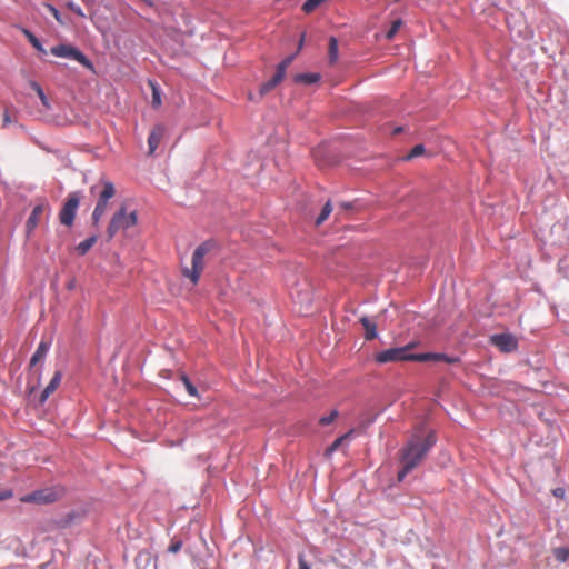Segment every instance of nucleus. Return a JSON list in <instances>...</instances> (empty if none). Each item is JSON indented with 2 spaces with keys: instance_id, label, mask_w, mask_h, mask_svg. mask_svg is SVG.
I'll return each mask as SVG.
<instances>
[{
  "instance_id": "nucleus-1",
  "label": "nucleus",
  "mask_w": 569,
  "mask_h": 569,
  "mask_svg": "<svg viewBox=\"0 0 569 569\" xmlns=\"http://www.w3.org/2000/svg\"><path fill=\"white\" fill-rule=\"evenodd\" d=\"M437 441L435 431H429L422 438L419 433H415L405 448L401 450L400 461L401 470L398 472V481H402L405 477L412 471L425 459L429 450Z\"/></svg>"
},
{
  "instance_id": "nucleus-2",
  "label": "nucleus",
  "mask_w": 569,
  "mask_h": 569,
  "mask_svg": "<svg viewBox=\"0 0 569 569\" xmlns=\"http://www.w3.org/2000/svg\"><path fill=\"white\" fill-rule=\"evenodd\" d=\"M416 343H408L407 346L399 348H390L378 352L375 357L378 363L397 362V361H446L448 363L456 362L457 359L450 358L443 353H411V349L415 348Z\"/></svg>"
},
{
  "instance_id": "nucleus-3",
  "label": "nucleus",
  "mask_w": 569,
  "mask_h": 569,
  "mask_svg": "<svg viewBox=\"0 0 569 569\" xmlns=\"http://www.w3.org/2000/svg\"><path fill=\"white\" fill-rule=\"evenodd\" d=\"M217 248L213 240H207L198 246L192 254L191 267H184L182 273L186 278L190 279L193 284L199 282L200 276L206 266V257Z\"/></svg>"
},
{
  "instance_id": "nucleus-4",
  "label": "nucleus",
  "mask_w": 569,
  "mask_h": 569,
  "mask_svg": "<svg viewBox=\"0 0 569 569\" xmlns=\"http://www.w3.org/2000/svg\"><path fill=\"white\" fill-rule=\"evenodd\" d=\"M64 492V489L59 486L47 487L22 496L20 501L23 503L49 505L60 500Z\"/></svg>"
},
{
  "instance_id": "nucleus-5",
  "label": "nucleus",
  "mask_w": 569,
  "mask_h": 569,
  "mask_svg": "<svg viewBox=\"0 0 569 569\" xmlns=\"http://www.w3.org/2000/svg\"><path fill=\"white\" fill-rule=\"evenodd\" d=\"M137 212H127L126 207L121 206L117 212L113 213L107 233L109 239H112L120 230H126L137 224Z\"/></svg>"
},
{
  "instance_id": "nucleus-6",
  "label": "nucleus",
  "mask_w": 569,
  "mask_h": 569,
  "mask_svg": "<svg viewBox=\"0 0 569 569\" xmlns=\"http://www.w3.org/2000/svg\"><path fill=\"white\" fill-rule=\"evenodd\" d=\"M116 194L114 184L109 181H102V190L99 193L97 204L92 212V223L93 226H98L102 217L104 216L108 209V202Z\"/></svg>"
},
{
  "instance_id": "nucleus-7",
  "label": "nucleus",
  "mask_w": 569,
  "mask_h": 569,
  "mask_svg": "<svg viewBox=\"0 0 569 569\" xmlns=\"http://www.w3.org/2000/svg\"><path fill=\"white\" fill-rule=\"evenodd\" d=\"M81 200V192L74 191L68 194L59 212V221L66 227H71L74 222L76 213Z\"/></svg>"
},
{
  "instance_id": "nucleus-8",
  "label": "nucleus",
  "mask_w": 569,
  "mask_h": 569,
  "mask_svg": "<svg viewBox=\"0 0 569 569\" xmlns=\"http://www.w3.org/2000/svg\"><path fill=\"white\" fill-rule=\"evenodd\" d=\"M51 53L56 57L68 58L78 61L83 67L92 69L91 61L78 49L71 44H59L51 48Z\"/></svg>"
},
{
  "instance_id": "nucleus-9",
  "label": "nucleus",
  "mask_w": 569,
  "mask_h": 569,
  "mask_svg": "<svg viewBox=\"0 0 569 569\" xmlns=\"http://www.w3.org/2000/svg\"><path fill=\"white\" fill-rule=\"evenodd\" d=\"M491 342L503 352H511L518 348L517 339L510 333L493 335Z\"/></svg>"
},
{
  "instance_id": "nucleus-10",
  "label": "nucleus",
  "mask_w": 569,
  "mask_h": 569,
  "mask_svg": "<svg viewBox=\"0 0 569 569\" xmlns=\"http://www.w3.org/2000/svg\"><path fill=\"white\" fill-rule=\"evenodd\" d=\"M49 210H50V207H49L48 202H46V201L37 204L32 209L31 214L29 216L27 223H26V229H27L28 234H30L38 227L42 214Z\"/></svg>"
},
{
  "instance_id": "nucleus-11",
  "label": "nucleus",
  "mask_w": 569,
  "mask_h": 569,
  "mask_svg": "<svg viewBox=\"0 0 569 569\" xmlns=\"http://www.w3.org/2000/svg\"><path fill=\"white\" fill-rule=\"evenodd\" d=\"M166 128L163 124H157L150 132V136L148 138V147H149V154H153V152L159 147L162 138L164 137Z\"/></svg>"
},
{
  "instance_id": "nucleus-12",
  "label": "nucleus",
  "mask_w": 569,
  "mask_h": 569,
  "mask_svg": "<svg viewBox=\"0 0 569 569\" xmlns=\"http://www.w3.org/2000/svg\"><path fill=\"white\" fill-rule=\"evenodd\" d=\"M50 341H47V340H41L37 350L34 351V353L32 355L31 359H30V366L31 367H34L37 366L39 362L43 361L49 349H50Z\"/></svg>"
},
{
  "instance_id": "nucleus-13",
  "label": "nucleus",
  "mask_w": 569,
  "mask_h": 569,
  "mask_svg": "<svg viewBox=\"0 0 569 569\" xmlns=\"http://www.w3.org/2000/svg\"><path fill=\"white\" fill-rule=\"evenodd\" d=\"M160 376L164 377V378H170L172 376H176L179 379V381H181V383L183 385V387L186 388L187 391H189V392L197 391L196 387L191 383L189 378L183 373H180V372L174 373L171 370H162L160 372Z\"/></svg>"
},
{
  "instance_id": "nucleus-14",
  "label": "nucleus",
  "mask_w": 569,
  "mask_h": 569,
  "mask_svg": "<svg viewBox=\"0 0 569 569\" xmlns=\"http://www.w3.org/2000/svg\"><path fill=\"white\" fill-rule=\"evenodd\" d=\"M360 322L363 326L366 333V340H372L377 337V325L372 322L369 318L362 317L360 318Z\"/></svg>"
},
{
  "instance_id": "nucleus-15",
  "label": "nucleus",
  "mask_w": 569,
  "mask_h": 569,
  "mask_svg": "<svg viewBox=\"0 0 569 569\" xmlns=\"http://www.w3.org/2000/svg\"><path fill=\"white\" fill-rule=\"evenodd\" d=\"M282 80H283V78H281L279 74L274 73V74H273V77H272L269 81H267V82H264V83H262V84L260 86V89H259V93H260V96H264V94H267L268 92H270V91H271L272 89H274V88H276V87H277V86H278Z\"/></svg>"
},
{
  "instance_id": "nucleus-16",
  "label": "nucleus",
  "mask_w": 569,
  "mask_h": 569,
  "mask_svg": "<svg viewBox=\"0 0 569 569\" xmlns=\"http://www.w3.org/2000/svg\"><path fill=\"white\" fill-rule=\"evenodd\" d=\"M320 80L319 73H299L295 76V82L303 84H312Z\"/></svg>"
},
{
  "instance_id": "nucleus-17",
  "label": "nucleus",
  "mask_w": 569,
  "mask_h": 569,
  "mask_svg": "<svg viewBox=\"0 0 569 569\" xmlns=\"http://www.w3.org/2000/svg\"><path fill=\"white\" fill-rule=\"evenodd\" d=\"M97 242V237L91 236L87 238L86 240L81 241L77 247L76 250L80 256H84Z\"/></svg>"
},
{
  "instance_id": "nucleus-18",
  "label": "nucleus",
  "mask_w": 569,
  "mask_h": 569,
  "mask_svg": "<svg viewBox=\"0 0 569 569\" xmlns=\"http://www.w3.org/2000/svg\"><path fill=\"white\" fill-rule=\"evenodd\" d=\"M329 63L333 64L338 60V41L335 37H330L329 39V48H328Z\"/></svg>"
},
{
  "instance_id": "nucleus-19",
  "label": "nucleus",
  "mask_w": 569,
  "mask_h": 569,
  "mask_svg": "<svg viewBox=\"0 0 569 569\" xmlns=\"http://www.w3.org/2000/svg\"><path fill=\"white\" fill-rule=\"evenodd\" d=\"M352 435V430L342 435L341 437L337 438L330 447L327 448L326 455L330 456L332 452H335L342 443L350 438Z\"/></svg>"
},
{
  "instance_id": "nucleus-20",
  "label": "nucleus",
  "mask_w": 569,
  "mask_h": 569,
  "mask_svg": "<svg viewBox=\"0 0 569 569\" xmlns=\"http://www.w3.org/2000/svg\"><path fill=\"white\" fill-rule=\"evenodd\" d=\"M23 33H24V36L27 37V39L29 40V42L32 44V47L34 49H37L39 52L46 53V50L42 47L41 42L39 41V39L31 31L24 29Z\"/></svg>"
},
{
  "instance_id": "nucleus-21",
  "label": "nucleus",
  "mask_w": 569,
  "mask_h": 569,
  "mask_svg": "<svg viewBox=\"0 0 569 569\" xmlns=\"http://www.w3.org/2000/svg\"><path fill=\"white\" fill-rule=\"evenodd\" d=\"M331 212H332V206H331V202L328 201L323 206V208H322L320 214L318 216V218L316 219V224L317 226L322 224L328 219V217L330 216Z\"/></svg>"
},
{
  "instance_id": "nucleus-22",
  "label": "nucleus",
  "mask_w": 569,
  "mask_h": 569,
  "mask_svg": "<svg viewBox=\"0 0 569 569\" xmlns=\"http://www.w3.org/2000/svg\"><path fill=\"white\" fill-rule=\"evenodd\" d=\"M62 375L60 371H56L53 377L51 378L49 385L44 388L43 391H56L61 382Z\"/></svg>"
},
{
  "instance_id": "nucleus-23",
  "label": "nucleus",
  "mask_w": 569,
  "mask_h": 569,
  "mask_svg": "<svg viewBox=\"0 0 569 569\" xmlns=\"http://www.w3.org/2000/svg\"><path fill=\"white\" fill-rule=\"evenodd\" d=\"M326 0H307L303 4H302V10L303 12L306 13H311L313 12L322 2H325Z\"/></svg>"
},
{
  "instance_id": "nucleus-24",
  "label": "nucleus",
  "mask_w": 569,
  "mask_h": 569,
  "mask_svg": "<svg viewBox=\"0 0 569 569\" xmlns=\"http://www.w3.org/2000/svg\"><path fill=\"white\" fill-rule=\"evenodd\" d=\"M31 88L36 91V93L39 97V99L41 100L42 104L46 108H49L48 98L44 94V92H43L42 88L40 87V84L33 81V82H31Z\"/></svg>"
},
{
  "instance_id": "nucleus-25",
  "label": "nucleus",
  "mask_w": 569,
  "mask_h": 569,
  "mask_svg": "<svg viewBox=\"0 0 569 569\" xmlns=\"http://www.w3.org/2000/svg\"><path fill=\"white\" fill-rule=\"evenodd\" d=\"M292 57H288L286 59H283L277 67V71L276 73L279 74L281 78H284L286 76V71H287V68L290 66V63L292 62Z\"/></svg>"
},
{
  "instance_id": "nucleus-26",
  "label": "nucleus",
  "mask_w": 569,
  "mask_h": 569,
  "mask_svg": "<svg viewBox=\"0 0 569 569\" xmlns=\"http://www.w3.org/2000/svg\"><path fill=\"white\" fill-rule=\"evenodd\" d=\"M556 559L560 562H565L569 559V549L560 547L553 550Z\"/></svg>"
},
{
  "instance_id": "nucleus-27",
  "label": "nucleus",
  "mask_w": 569,
  "mask_h": 569,
  "mask_svg": "<svg viewBox=\"0 0 569 569\" xmlns=\"http://www.w3.org/2000/svg\"><path fill=\"white\" fill-rule=\"evenodd\" d=\"M150 86L152 88V106L158 108L161 104L160 92L153 82L150 81Z\"/></svg>"
},
{
  "instance_id": "nucleus-28",
  "label": "nucleus",
  "mask_w": 569,
  "mask_h": 569,
  "mask_svg": "<svg viewBox=\"0 0 569 569\" xmlns=\"http://www.w3.org/2000/svg\"><path fill=\"white\" fill-rule=\"evenodd\" d=\"M338 410L333 409L328 416L321 417L319 419V423L322 426H328L338 417Z\"/></svg>"
},
{
  "instance_id": "nucleus-29",
  "label": "nucleus",
  "mask_w": 569,
  "mask_h": 569,
  "mask_svg": "<svg viewBox=\"0 0 569 569\" xmlns=\"http://www.w3.org/2000/svg\"><path fill=\"white\" fill-rule=\"evenodd\" d=\"M425 152V147L422 144L415 146L411 151L406 157L407 160L413 159L418 156H421Z\"/></svg>"
},
{
  "instance_id": "nucleus-30",
  "label": "nucleus",
  "mask_w": 569,
  "mask_h": 569,
  "mask_svg": "<svg viewBox=\"0 0 569 569\" xmlns=\"http://www.w3.org/2000/svg\"><path fill=\"white\" fill-rule=\"evenodd\" d=\"M401 23H402L401 20H396V21L392 22L390 29L387 32V38L388 39H392L395 37V34L398 32Z\"/></svg>"
},
{
  "instance_id": "nucleus-31",
  "label": "nucleus",
  "mask_w": 569,
  "mask_h": 569,
  "mask_svg": "<svg viewBox=\"0 0 569 569\" xmlns=\"http://www.w3.org/2000/svg\"><path fill=\"white\" fill-rule=\"evenodd\" d=\"M13 497V490L9 488L0 489V501L11 499Z\"/></svg>"
},
{
  "instance_id": "nucleus-32",
  "label": "nucleus",
  "mask_w": 569,
  "mask_h": 569,
  "mask_svg": "<svg viewBox=\"0 0 569 569\" xmlns=\"http://www.w3.org/2000/svg\"><path fill=\"white\" fill-rule=\"evenodd\" d=\"M68 8L70 10H72L77 16L82 17V18L84 17L82 9L78 4H76L73 2H69Z\"/></svg>"
},
{
  "instance_id": "nucleus-33",
  "label": "nucleus",
  "mask_w": 569,
  "mask_h": 569,
  "mask_svg": "<svg viewBox=\"0 0 569 569\" xmlns=\"http://www.w3.org/2000/svg\"><path fill=\"white\" fill-rule=\"evenodd\" d=\"M181 547H182V542L181 541L172 542L169 546V552L177 553L181 549Z\"/></svg>"
},
{
  "instance_id": "nucleus-34",
  "label": "nucleus",
  "mask_w": 569,
  "mask_h": 569,
  "mask_svg": "<svg viewBox=\"0 0 569 569\" xmlns=\"http://www.w3.org/2000/svg\"><path fill=\"white\" fill-rule=\"evenodd\" d=\"M298 565H299L298 569H311V567L307 563V561L303 559L302 556L299 557Z\"/></svg>"
},
{
  "instance_id": "nucleus-35",
  "label": "nucleus",
  "mask_w": 569,
  "mask_h": 569,
  "mask_svg": "<svg viewBox=\"0 0 569 569\" xmlns=\"http://www.w3.org/2000/svg\"><path fill=\"white\" fill-rule=\"evenodd\" d=\"M552 493L557 498H563L565 497V489L563 488H556L552 490Z\"/></svg>"
},
{
  "instance_id": "nucleus-36",
  "label": "nucleus",
  "mask_w": 569,
  "mask_h": 569,
  "mask_svg": "<svg viewBox=\"0 0 569 569\" xmlns=\"http://www.w3.org/2000/svg\"><path fill=\"white\" fill-rule=\"evenodd\" d=\"M49 393H39V403L42 405L47 401Z\"/></svg>"
},
{
  "instance_id": "nucleus-37",
  "label": "nucleus",
  "mask_w": 569,
  "mask_h": 569,
  "mask_svg": "<svg viewBox=\"0 0 569 569\" xmlns=\"http://www.w3.org/2000/svg\"><path fill=\"white\" fill-rule=\"evenodd\" d=\"M50 11L52 12L53 17H54L58 21H61V20H60V13H59V11H58L56 8L50 7Z\"/></svg>"
},
{
  "instance_id": "nucleus-38",
  "label": "nucleus",
  "mask_w": 569,
  "mask_h": 569,
  "mask_svg": "<svg viewBox=\"0 0 569 569\" xmlns=\"http://www.w3.org/2000/svg\"><path fill=\"white\" fill-rule=\"evenodd\" d=\"M3 122H4V123H9V122H11L10 117H9V114H8V111H4V114H3Z\"/></svg>"
},
{
  "instance_id": "nucleus-39",
  "label": "nucleus",
  "mask_w": 569,
  "mask_h": 569,
  "mask_svg": "<svg viewBox=\"0 0 569 569\" xmlns=\"http://www.w3.org/2000/svg\"><path fill=\"white\" fill-rule=\"evenodd\" d=\"M400 131H401V129H400V128H397V129L395 130V132H396V133H398V132H400Z\"/></svg>"
},
{
  "instance_id": "nucleus-40",
  "label": "nucleus",
  "mask_w": 569,
  "mask_h": 569,
  "mask_svg": "<svg viewBox=\"0 0 569 569\" xmlns=\"http://www.w3.org/2000/svg\"><path fill=\"white\" fill-rule=\"evenodd\" d=\"M396 2H398L399 0H395Z\"/></svg>"
}]
</instances>
